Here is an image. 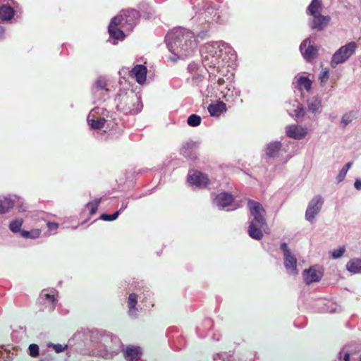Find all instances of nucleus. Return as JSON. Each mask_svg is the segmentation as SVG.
I'll return each instance as SVG.
<instances>
[{
    "mask_svg": "<svg viewBox=\"0 0 361 361\" xmlns=\"http://www.w3.org/2000/svg\"><path fill=\"white\" fill-rule=\"evenodd\" d=\"M166 42L170 51L182 59L191 56L196 47L194 34L182 28L176 29L168 34Z\"/></svg>",
    "mask_w": 361,
    "mask_h": 361,
    "instance_id": "obj_1",
    "label": "nucleus"
},
{
    "mask_svg": "<svg viewBox=\"0 0 361 361\" xmlns=\"http://www.w3.org/2000/svg\"><path fill=\"white\" fill-rule=\"evenodd\" d=\"M247 207L253 217L248 226V235L252 239L259 240L262 239V231L267 226L266 211L261 203L250 199L247 201Z\"/></svg>",
    "mask_w": 361,
    "mask_h": 361,
    "instance_id": "obj_2",
    "label": "nucleus"
},
{
    "mask_svg": "<svg viewBox=\"0 0 361 361\" xmlns=\"http://www.w3.org/2000/svg\"><path fill=\"white\" fill-rule=\"evenodd\" d=\"M117 110L124 114H136L140 111L142 104L139 97L133 90L120 93L116 99Z\"/></svg>",
    "mask_w": 361,
    "mask_h": 361,
    "instance_id": "obj_3",
    "label": "nucleus"
},
{
    "mask_svg": "<svg viewBox=\"0 0 361 361\" xmlns=\"http://www.w3.org/2000/svg\"><path fill=\"white\" fill-rule=\"evenodd\" d=\"M357 48V44L355 42H351L342 46L338 51L333 55L331 66L335 68L339 63H342L347 61L350 56H352Z\"/></svg>",
    "mask_w": 361,
    "mask_h": 361,
    "instance_id": "obj_4",
    "label": "nucleus"
},
{
    "mask_svg": "<svg viewBox=\"0 0 361 361\" xmlns=\"http://www.w3.org/2000/svg\"><path fill=\"white\" fill-rule=\"evenodd\" d=\"M281 249L283 252L284 266L288 273L293 275L298 274L297 259L288 248L287 243H281Z\"/></svg>",
    "mask_w": 361,
    "mask_h": 361,
    "instance_id": "obj_5",
    "label": "nucleus"
},
{
    "mask_svg": "<svg viewBox=\"0 0 361 361\" xmlns=\"http://www.w3.org/2000/svg\"><path fill=\"white\" fill-rule=\"evenodd\" d=\"M324 204L321 195H316L310 202L305 212V219L312 223L315 216L320 212Z\"/></svg>",
    "mask_w": 361,
    "mask_h": 361,
    "instance_id": "obj_6",
    "label": "nucleus"
},
{
    "mask_svg": "<svg viewBox=\"0 0 361 361\" xmlns=\"http://www.w3.org/2000/svg\"><path fill=\"white\" fill-rule=\"evenodd\" d=\"M216 48L212 44H206L202 51V56L203 57L205 65L215 67L219 63V58L216 54Z\"/></svg>",
    "mask_w": 361,
    "mask_h": 361,
    "instance_id": "obj_7",
    "label": "nucleus"
},
{
    "mask_svg": "<svg viewBox=\"0 0 361 361\" xmlns=\"http://www.w3.org/2000/svg\"><path fill=\"white\" fill-rule=\"evenodd\" d=\"M300 50L306 61H310L314 59L317 54V49L314 46V43L310 39L304 40L300 46Z\"/></svg>",
    "mask_w": 361,
    "mask_h": 361,
    "instance_id": "obj_8",
    "label": "nucleus"
},
{
    "mask_svg": "<svg viewBox=\"0 0 361 361\" xmlns=\"http://www.w3.org/2000/svg\"><path fill=\"white\" fill-rule=\"evenodd\" d=\"M188 181L191 184L201 188H206L209 183L208 176L200 171H195L192 174L189 175Z\"/></svg>",
    "mask_w": 361,
    "mask_h": 361,
    "instance_id": "obj_9",
    "label": "nucleus"
},
{
    "mask_svg": "<svg viewBox=\"0 0 361 361\" xmlns=\"http://www.w3.org/2000/svg\"><path fill=\"white\" fill-rule=\"evenodd\" d=\"M307 133V128L297 125H290L286 127V135L295 140L304 138Z\"/></svg>",
    "mask_w": 361,
    "mask_h": 361,
    "instance_id": "obj_10",
    "label": "nucleus"
},
{
    "mask_svg": "<svg viewBox=\"0 0 361 361\" xmlns=\"http://www.w3.org/2000/svg\"><path fill=\"white\" fill-rule=\"evenodd\" d=\"M313 20L310 23V27L312 29L317 30H323L325 27L329 23L331 18L328 16H322L321 14H318L317 16H313Z\"/></svg>",
    "mask_w": 361,
    "mask_h": 361,
    "instance_id": "obj_11",
    "label": "nucleus"
},
{
    "mask_svg": "<svg viewBox=\"0 0 361 361\" xmlns=\"http://www.w3.org/2000/svg\"><path fill=\"white\" fill-rule=\"evenodd\" d=\"M304 281L307 285H310L314 282L320 281L322 277L321 271L310 267L309 269L304 270L303 273Z\"/></svg>",
    "mask_w": 361,
    "mask_h": 361,
    "instance_id": "obj_12",
    "label": "nucleus"
},
{
    "mask_svg": "<svg viewBox=\"0 0 361 361\" xmlns=\"http://www.w3.org/2000/svg\"><path fill=\"white\" fill-rule=\"evenodd\" d=\"M119 20L118 18H114L109 25V34L111 37L118 39L122 40L125 38L124 32L121 30V27H118V25H116V23Z\"/></svg>",
    "mask_w": 361,
    "mask_h": 361,
    "instance_id": "obj_13",
    "label": "nucleus"
},
{
    "mask_svg": "<svg viewBox=\"0 0 361 361\" xmlns=\"http://www.w3.org/2000/svg\"><path fill=\"white\" fill-rule=\"evenodd\" d=\"M147 68L144 65H136L130 72V75L135 77L137 83H145L147 77Z\"/></svg>",
    "mask_w": 361,
    "mask_h": 361,
    "instance_id": "obj_14",
    "label": "nucleus"
},
{
    "mask_svg": "<svg viewBox=\"0 0 361 361\" xmlns=\"http://www.w3.org/2000/svg\"><path fill=\"white\" fill-rule=\"evenodd\" d=\"M233 196L228 192H221L216 195L214 199V203L219 207H226L231 204L233 202Z\"/></svg>",
    "mask_w": 361,
    "mask_h": 361,
    "instance_id": "obj_15",
    "label": "nucleus"
},
{
    "mask_svg": "<svg viewBox=\"0 0 361 361\" xmlns=\"http://www.w3.org/2000/svg\"><path fill=\"white\" fill-rule=\"evenodd\" d=\"M122 12L128 23V31H131L135 26L137 20L140 17L139 12L134 9L122 11Z\"/></svg>",
    "mask_w": 361,
    "mask_h": 361,
    "instance_id": "obj_16",
    "label": "nucleus"
},
{
    "mask_svg": "<svg viewBox=\"0 0 361 361\" xmlns=\"http://www.w3.org/2000/svg\"><path fill=\"white\" fill-rule=\"evenodd\" d=\"M226 111V104L221 101H219L216 104H209L208 106V111L212 116H219L221 114Z\"/></svg>",
    "mask_w": 361,
    "mask_h": 361,
    "instance_id": "obj_17",
    "label": "nucleus"
},
{
    "mask_svg": "<svg viewBox=\"0 0 361 361\" xmlns=\"http://www.w3.org/2000/svg\"><path fill=\"white\" fill-rule=\"evenodd\" d=\"M281 148V144L280 142H273L269 143L266 148V154L269 157H276Z\"/></svg>",
    "mask_w": 361,
    "mask_h": 361,
    "instance_id": "obj_18",
    "label": "nucleus"
},
{
    "mask_svg": "<svg viewBox=\"0 0 361 361\" xmlns=\"http://www.w3.org/2000/svg\"><path fill=\"white\" fill-rule=\"evenodd\" d=\"M194 144L185 143L180 149V153L185 157H188L191 159H195L197 158L196 152L194 150Z\"/></svg>",
    "mask_w": 361,
    "mask_h": 361,
    "instance_id": "obj_19",
    "label": "nucleus"
},
{
    "mask_svg": "<svg viewBox=\"0 0 361 361\" xmlns=\"http://www.w3.org/2000/svg\"><path fill=\"white\" fill-rule=\"evenodd\" d=\"M14 16V10L10 6L3 5L0 7V19L10 20Z\"/></svg>",
    "mask_w": 361,
    "mask_h": 361,
    "instance_id": "obj_20",
    "label": "nucleus"
},
{
    "mask_svg": "<svg viewBox=\"0 0 361 361\" xmlns=\"http://www.w3.org/2000/svg\"><path fill=\"white\" fill-rule=\"evenodd\" d=\"M322 6V4L321 0H312L307 7V12L312 16H317L320 14Z\"/></svg>",
    "mask_w": 361,
    "mask_h": 361,
    "instance_id": "obj_21",
    "label": "nucleus"
},
{
    "mask_svg": "<svg viewBox=\"0 0 361 361\" xmlns=\"http://www.w3.org/2000/svg\"><path fill=\"white\" fill-rule=\"evenodd\" d=\"M14 205V202L9 197H3L0 198V214H5Z\"/></svg>",
    "mask_w": 361,
    "mask_h": 361,
    "instance_id": "obj_22",
    "label": "nucleus"
},
{
    "mask_svg": "<svg viewBox=\"0 0 361 361\" xmlns=\"http://www.w3.org/2000/svg\"><path fill=\"white\" fill-rule=\"evenodd\" d=\"M140 353L138 348H127L124 352V357L128 361H135L138 359Z\"/></svg>",
    "mask_w": 361,
    "mask_h": 361,
    "instance_id": "obj_23",
    "label": "nucleus"
},
{
    "mask_svg": "<svg viewBox=\"0 0 361 361\" xmlns=\"http://www.w3.org/2000/svg\"><path fill=\"white\" fill-rule=\"evenodd\" d=\"M347 269L354 274L361 272V259H353L350 260L347 265Z\"/></svg>",
    "mask_w": 361,
    "mask_h": 361,
    "instance_id": "obj_24",
    "label": "nucleus"
},
{
    "mask_svg": "<svg viewBox=\"0 0 361 361\" xmlns=\"http://www.w3.org/2000/svg\"><path fill=\"white\" fill-rule=\"evenodd\" d=\"M298 85L299 89L301 90H305L307 91H310L312 88V81L307 77H300L298 80Z\"/></svg>",
    "mask_w": 361,
    "mask_h": 361,
    "instance_id": "obj_25",
    "label": "nucleus"
},
{
    "mask_svg": "<svg viewBox=\"0 0 361 361\" xmlns=\"http://www.w3.org/2000/svg\"><path fill=\"white\" fill-rule=\"evenodd\" d=\"M137 295L135 293H130L128 299V307L130 314L136 310L135 306L137 302Z\"/></svg>",
    "mask_w": 361,
    "mask_h": 361,
    "instance_id": "obj_26",
    "label": "nucleus"
},
{
    "mask_svg": "<svg viewBox=\"0 0 361 361\" xmlns=\"http://www.w3.org/2000/svg\"><path fill=\"white\" fill-rule=\"evenodd\" d=\"M23 223V221L22 219H16L10 223L9 228L13 233L19 232Z\"/></svg>",
    "mask_w": 361,
    "mask_h": 361,
    "instance_id": "obj_27",
    "label": "nucleus"
},
{
    "mask_svg": "<svg viewBox=\"0 0 361 361\" xmlns=\"http://www.w3.org/2000/svg\"><path fill=\"white\" fill-rule=\"evenodd\" d=\"M202 118L197 114L190 115L187 121L188 124L192 127L198 126L201 123Z\"/></svg>",
    "mask_w": 361,
    "mask_h": 361,
    "instance_id": "obj_28",
    "label": "nucleus"
},
{
    "mask_svg": "<svg viewBox=\"0 0 361 361\" xmlns=\"http://www.w3.org/2000/svg\"><path fill=\"white\" fill-rule=\"evenodd\" d=\"M114 18H118L119 20L116 23V25L120 26L121 28L128 31V23H127L126 18L123 15V12L115 16Z\"/></svg>",
    "mask_w": 361,
    "mask_h": 361,
    "instance_id": "obj_29",
    "label": "nucleus"
},
{
    "mask_svg": "<svg viewBox=\"0 0 361 361\" xmlns=\"http://www.w3.org/2000/svg\"><path fill=\"white\" fill-rule=\"evenodd\" d=\"M90 125L92 128L93 129H101L104 127L105 123V119L104 118H98V119H92L89 121Z\"/></svg>",
    "mask_w": 361,
    "mask_h": 361,
    "instance_id": "obj_30",
    "label": "nucleus"
},
{
    "mask_svg": "<svg viewBox=\"0 0 361 361\" xmlns=\"http://www.w3.org/2000/svg\"><path fill=\"white\" fill-rule=\"evenodd\" d=\"M20 233L25 238H36L39 236L40 231L39 229H35L31 231H22Z\"/></svg>",
    "mask_w": 361,
    "mask_h": 361,
    "instance_id": "obj_31",
    "label": "nucleus"
},
{
    "mask_svg": "<svg viewBox=\"0 0 361 361\" xmlns=\"http://www.w3.org/2000/svg\"><path fill=\"white\" fill-rule=\"evenodd\" d=\"M355 114H356L355 112L350 111L343 116L341 119V123L343 125V127H345L352 121L353 118L355 117Z\"/></svg>",
    "mask_w": 361,
    "mask_h": 361,
    "instance_id": "obj_32",
    "label": "nucleus"
},
{
    "mask_svg": "<svg viewBox=\"0 0 361 361\" xmlns=\"http://www.w3.org/2000/svg\"><path fill=\"white\" fill-rule=\"evenodd\" d=\"M100 202L101 199H95L87 204V207L90 208V214L91 215H93L97 212Z\"/></svg>",
    "mask_w": 361,
    "mask_h": 361,
    "instance_id": "obj_33",
    "label": "nucleus"
},
{
    "mask_svg": "<svg viewBox=\"0 0 361 361\" xmlns=\"http://www.w3.org/2000/svg\"><path fill=\"white\" fill-rule=\"evenodd\" d=\"M121 209H122L116 211L115 213H114L112 214H103L101 215L100 219L104 221H114L118 218Z\"/></svg>",
    "mask_w": 361,
    "mask_h": 361,
    "instance_id": "obj_34",
    "label": "nucleus"
},
{
    "mask_svg": "<svg viewBox=\"0 0 361 361\" xmlns=\"http://www.w3.org/2000/svg\"><path fill=\"white\" fill-rule=\"evenodd\" d=\"M106 85H107L106 81L103 78H99L95 82V87L98 90H108L107 89H106Z\"/></svg>",
    "mask_w": 361,
    "mask_h": 361,
    "instance_id": "obj_35",
    "label": "nucleus"
},
{
    "mask_svg": "<svg viewBox=\"0 0 361 361\" xmlns=\"http://www.w3.org/2000/svg\"><path fill=\"white\" fill-rule=\"evenodd\" d=\"M29 355L32 357H37L39 355V346L32 343L29 345Z\"/></svg>",
    "mask_w": 361,
    "mask_h": 361,
    "instance_id": "obj_36",
    "label": "nucleus"
},
{
    "mask_svg": "<svg viewBox=\"0 0 361 361\" xmlns=\"http://www.w3.org/2000/svg\"><path fill=\"white\" fill-rule=\"evenodd\" d=\"M320 106V102L318 100H314L312 102L308 103V109L312 112H315L319 109Z\"/></svg>",
    "mask_w": 361,
    "mask_h": 361,
    "instance_id": "obj_37",
    "label": "nucleus"
},
{
    "mask_svg": "<svg viewBox=\"0 0 361 361\" xmlns=\"http://www.w3.org/2000/svg\"><path fill=\"white\" fill-rule=\"evenodd\" d=\"M319 79L322 85H324L329 79V70L322 71L319 75Z\"/></svg>",
    "mask_w": 361,
    "mask_h": 361,
    "instance_id": "obj_38",
    "label": "nucleus"
},
{
    "mask_svg": "<svg viewBox=\"0 0 361 361\" xmlns=\"http://www.w3.org/2000/svg\"><path fill=\"white\" fill-rule=\"evenodd\" d=\"M345 247H340L338 249H336V250H334L333 252H332V257L333 258H338V257H341L343 253L345 252Z\"/></svg>",
    "mask_w": 361,
    "mask_h": 361,
    "instance_id": "obj_39",
    "label": "nucleus"
},
{
    "mask_svg": "<svg viewBox=\"0 0 361 361\" xmlns=\"http://www.w3.org/2000/svg\"><path fill=\"white\" fill-rule=\"evenodd\" d=\"M305 114V111L302 106H298V108L295 110V114L297 118L303 117Z\"/></svg>",
    "mask_w": 361,
    "mask_h": 361,
    "instance_id": "obj_40",
    "label": "nucleus"
},
{
    "mask_svg": "<svg viewBox=\"0 0 361 361\" xmlns=\"http://www.w3.org/2000/svg\"><path fill=\"white\" fill-rule=\"evenodd\" d=\"M346 173H347V171L342 168L336 177L337 181L338 183L343 181L344 178L346 176Z\"/></svg>",
    "mask_w": 361,
    "mask_h": 361,
    "instance_id": "obj_41",
    "label": "nucleus"
},
{
    "mask_svg": "<svg viewBox=\"0 0 361 361\" xmlns=\"http://www.w3.org/2000/svg\"><path fill=\"white\" fill-rule=\"evenodd\" d=\"M44 297L46 300L50 301L54 306L55 305L56 299L54 295L45 293L44 294Z\"/></svg>",
    "mask_w": 361,
    "mask_h": 361,
    "instance_id": "obj_42",
    "label": "nucleus"
},
{
    "mask_svg": "<svg viewBox=\"0 0 361 361\" xmlns=\"http://www.w3.org/2000/svg\"><path fill=\"white\" fill-rule=\"evenodd\" d=\"M53 348H54V350L56 351V353H59L63 352L67 348V345L63 346L61 344H55L53 345Z\"/></svg>",
    "mask_w": 361,
    "mask_h": 361,
    "instance_id": "obj_43",
    "label": "nucleus"
},
{
    "mask_svg": "<svg viewBox=\"0 0 361 361\" xmlns=\"http://www.w3.org/2000/svg\"><path fill=\"white\" fill-rule=\"evenodd\" d=\"M47 227L49 230H56L59 227V224L55 222H47Z\"/></svg>",
    "mask_w": 361,
    "mask_h": 361,
    "instance_id": "obj_44",
    "label": "nucleus"
},
{
    "mask_svg": "<svg viewBox=\"0 0 361 361\" xmlns=\"http://www.w3.org/2000/svg\"><path fill=\"white\" fill-rule=\"evenodd\" d=\"M207 13L212 14L214 13V16H216L218 14V12L216 9L213 8H208L207 11H205V16H207Z\"/></svg>",
    "mask_w": 361,
    "mask_h": 361,
    "instance_id": "obj_45",
    "label": "nucleus"
},
{
    "mask_svg": "<svg viewBox=\"0 0 361 361\" xmlns=\"http://www.w3.org/2000/svg\"><path fill=\"white\" fill-rule=\"evenodd\" d=\"M354 186L357 190H360L361 189V180H356L354 183Z\"/></svg>",
    "mask_w": 361,
    "mask_h": 361,
    "instance_id": "obj_46",
    "label": "nucleus"
},
{
    "mask_svg": "<svg viewBox=\"0 0 361 361\" xmlns=\"http://www.w3.org/2000/svg\"><path fill=\"white\" fill-rule=\"evenodd\" d=\"M352 164H353V163H352V162H348V163H347V164H346L343 167V169L344 170H345V171L348 172V170L350 169V168L351 167Z\"/></svg>",
    "mask_w": 361,
    "mask_h": 361,
    "instance_id": "obj_47",
    "label": "nucleus"
},
{
    "mask_svg": "<svg viewBox=\"0 0 361 361\" xmlns=\"http://www.w3.org/2000/svg\"><path fill=\"white\" fill-rule=\"evenodd\" d=\"M343 360L344 361H350V354L348 353H345Z\"/></svg>",
    "mask_w": 361,
    "mask_h": 361,
    "instance_id": "obj_48",
    "label": "nucleus"
},
{
    "mask_svg": "<svg viewBox=\"0 0 361 361\" xmlns=\"http://www.w3.org/2000/svg\"><path fill=\"white\" fill-rule=\"evenodd\" d=\"M224 83V80L223 78H219V79L218 80V84H219V85H223Z\"/></svg>",
    "mask_w": 361,
    "mask_h": 361,
    "instance_id": "obj_49",
    "label": "nucleus"
},
{
    "mask_svg": "<svg viewBox=\"0 0 361 361\" xmlns=\"http://www.w3.org/2000/svg\"><path fill=\"white\" fill-rule=\"evenodd\" d=\"M4 32V30L3 27L0 26V38L2 37Z\"/></svg>",
    "mask_w": 361,
    "mask_h": 361,
    "instance_id": "obj_50",
    "label": "nucleus"
},
{
    "mask_svg": "<svg viewBox=\"0 0 361 361\" xmlns=\"http://www.w3.org/2000/svg\"><path fill=\"white\" fill-rule=\"evenodd\" d=\"M219 18V16H218L216 19L212 18V19H211V21L218 22Z\"/></svg>",
    "mask_w": 361,
    "mask_h": 361,
    "instance_id": "obj_51",
    "label": "nucleus"
},
{
    "mask_svg": "<svg viewBox=\"0 0 361 361\" xmlns=\"http://www.w3.org/2000/svg\"><path fill=\"white\" fill-rule=\"evenodd\" d=\"M360 361H361V359L360 360Z\"/></svg>",
    "mask_w": 361,
    "mask_h": 361,
    "instance_id": "obj_52",
    "label": "nucleus"
}]
</instances>
